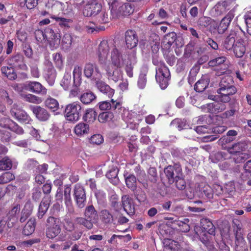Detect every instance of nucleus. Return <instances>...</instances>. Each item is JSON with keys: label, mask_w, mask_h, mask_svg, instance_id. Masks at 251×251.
<instances>
[{"label": "nucleus", "mask_w": 251, "mask_h": 251, "mask_svg": "<svg viewBox=\"0 0 251 251\" xmlns=\"http://www.w3.org/2000/svg\"><path fill=\"white\" fill-rule=\"evenodd\" d=\"M97 55L109 79L115 82L121 80L123 74L122 69L124 66L127 75L133 77V69L137 63L134 50L128 52L126 56L116 48L112 42L103 40L99 46Z\"/></svg>", "instance_id": "obj_1"}, {"label": "nucleus", "mask_w": 251, "mask_h": 251, "mask_svg": "<svg viewBox=\"0 0 251 251\" xmlns=\"http://www.w3.org/2000/svg\"><path fill=\"white\" fill-rule=\"evenodd\" d=\"M232 77L229 75H225L222 78L217 93L219 100L223 102H228L230 100V96L237 92V89L233 86Z\"/></svg>", "instance_id": "obj_2"}, {"label": "nucleus", "mask_w": 251, "mask_h": 251, "mask_svg": "<svg viewBox=\"0 0 251 251\" xmlns=\"http://www.w3.org/2000/svg\"><path fill=\"white\" fill-rule=\"evenodd\" d=\"M113 18H119L130 15L134 9L129 3H124L118 0H112L108 2Z\"/></svg>", "instance_id": "obj_3"}, {"label": "nucleus", "mask_w": 251, "mask_h": 251, "mask_svg": "<svg viewBox=\"0 0 251 251\" xmlns=\"http://www.w3.org/2000/svg\"><path fill=\"white\" fill-rule=\"evenodd\" d=\"M152 62L155 65L157 66L155 75L156 81L159 84L161 89L164 90L168 85V81L170 75L169 70L165 65L162 62L158 63L155 60H153Z\"/></svg>", "instance_id": "obj_4"}, {"label": "nucleus", "mask_w": 251, "mask_h": 251, "mask_svg": "<svg viewBox=\"0 0 251 251\" xmlns=\"http://www.w3.org/2000/svg\"><path fill=\"white\" fill-rule=\"evenodd\" d=\"M81 106L78 101L67 104L65 108L64 115L66 119L70 122L75 123L79 120L81 115Z\"/></svg>", "instance_id": "obj_5"}, {"label": "nucleus", "mask_w": 251, "mask_h": 251, "mask_svg": "<svg viewBox=\"0 0 251 251\" xmlns=\"http://www.w3.org/2000/svg\"><path fill=\"white\" fill-rule=\"evenodd\" d=\"M201 229L196 228L195 230L198 235L202 238V236L207 237V234L214 235L215 233V229L212 223L208 219L203 218L201 221Z\"/></svg>", "instance_id": "obj_6"}, {"label": "nucleus", "mask_w": 251, "mask_h": 251, "mask_svg": "<svg viewBox=\"0 0 251 251\" xmlns=\"http://www.w3.org/2000/svg\"><path fill=\"white\" fill-rule=\"evenodd\" d=\"M44 68L43 75L50 86H52L55 82L56 74L52 63L48 59L44 62Z\"/></svg>", "instance_id": "obj_7"}, {"label": "nucleus", "mask_w": 251, "mask_h": 251, "mask_svg": "<svg viewBox=\"0 0 251 251\" xmlns=\"http://www.w3.org/2000/svg\"><path fill=\"white\" fill-rule=\"evenodd\" d=\"M234 17V11L231 10L230 11L228 14L221 20L219 24H218L216 22L215 33L217 32L219 34H224L228 28Z\"/></svg>", "instance_id": "obj_8"}, {"label": "nucleus", "mask_w": 251, "mask_h": 251, "mask_svg": "<svg viewBox=\"0 0 251 251\" xmlns=\"http://www.w3.org/2000/svg\"><path fill=\"white\" fill-rule=\"evenodd\" d=\"M74 196L77 206L80 208L84 207L86 201L85 192L83 187L79 184L75 185Z\"/></svg>", "instance_id": "obj_9"}, {"label": "nucleus", "mask_w": 251, "mask_h": 251, "mask_svg": "<svg viewBox=\"0 0 251 251\" xmlns=\"http://www.w3.org/2000/svg\"><path fill=\"white\" fill-rule=\"evenodd\" d=\"M241 33L238 31L231 30L224 41L223 46L224 49L227 50H232L236 42L237 41V38L241 37Z\"/></svg>", "instance_id": "obj_10"}, {"label": "nucleus", "mask_w": 251, "mask_h": 251, "mask_svg": "<svg viewBox=\"0 0 251 251\" xmlns=\"http://www.w3.org/2000/svg\"><path fill=\"white\" fill-rule=\"evenodd\" d=\"M21 210V205L18 202L14 203L7 215L9 226H13L17 222L18 215Z\"/></svg>", "instance_id": "obj_11"}, {"label": "nucleus", "mask_w": 251, "mask_h": 251, "mask_svg": "<svg viewBox=\"0 0 251 251\" xmlns=\"http://www.w3.org/2000/svg\"><path fill=\"white\" fill-rule=\"evenodd\" d=\"M234 4V2L232 0L221 1L215 5L213 11L215 12L216 16H219L229 10Z\"/></svg>", "instance_id": "obj_12"}, {"label": "nucleus", "mask_w": 251, "mask_h": 251, "mask_svg": "<svg viewBox=\"0 0 251 251\" xmlns=\"http://www.w3.org/2000/svg\"><path fill=\"white\" fill-rule=\"evenodd\" d=\"M84 74L85 76L92 80L100 79L101 74L99 69L91 63H87L84 68Z\"/></svg>", "instance_id": "obj_13"}, {"label": "nucleus", "mask_w": 251, "mask_h": 251, "mask_svg": "<svg viewBox=\"0 0 251 251\" xmlns=\"http://www.w3.org/2000/svg\"><path fill=\"white\" fill-rule=\"evenodd\" d=\"M102 9V6L99 3H88L85 6L83 13L85 16L92 17L93 18Z\"/></svg>", "instance_id": "obj_14"}, {"label": "nucleus", "mask_w": 251, "mask_h": 251, "mask_svg": "<svg viewBox=\"0 0 251 251\" xmlns=\"http://www.w3.org/2000/svg\"><path fill=\"white\" fill-rule=\"evenodd\" d=\"M198 25L200 28H208L210 32L215 33V27L216 22L211 18L207 17H202L199 19Z\"/></svg>", "instance_id": "obj_15"}, {"label": "nucleus", "mask_w": 251, "mask_h": 251, "mask_svg": "<svg viewBox=\"0 0 251 251\" xmlns=\"http://www.w3.org/2000/svg\"><path fill=\"white\" fill-rule=\"evenodd\" d=\"M0 125L4 128H7L16 133L21 135L24 132V129L13 121L4 118L0 120Z\"/></svg>", "instance_id": "obj_16"}, {"label": "nucleus", "mask_w": 251, "mask_h": 251, "mask_svg": "<svg viewBox=\"0 0 251 251\" xmlns=\"http://www.w3.org/2000/svg\"><path fill=\"white\" fill-rule=\"evenodd\" d=\"M25 88L35 94L46 95L47 93V89L40 82L37 81H30L26 82L25 84Z\"/></svg>", "instance_id": "obj_17"}, {"label": "nucleus", "mask_w": 251, "mask_h": 251, "mask_svg": "<svg viewBox=\"0 0 251 251\" xmlns=\"http://www.w3.org/2000/svg\"><path fill=\"white\" fill-rule=\"evenodd\" d=\"M122 205L124 210L129 215H132L135 213V205L134 200L128 195H124L122 198Z\"/></svg>", "instance_id": "obj_18"}, {"label": "nucleus", "mask_w": 251, "mask_h": 251, "mask_svg": "<svg viewBox=\"0 0 251 251\" xmlns=\"http://www.w3.org/2000/svg\"><path fill=\"white\" fill-rule=\"evenodd\" d=\"M46 41L55 48H56L60 43V35L57 32H55L51 28H47L46 30Z\"/></svg>", "instance_id": "obj_19"}, {"label": "nucleus", "mask_w": 251, "mask_h": 251, "mask_svg": "<svg viewBox=\"0 0 251 251\" xmlns=\"http://www.w3.org/2000/svg\"><path fill=\"white\" fill-rule=\"evenodd\" d=\"M47 222L48 223H55L52 226L48 227L46 231L47 237L49 239H53L56 237L60 233L61 231L60 227L55 224V219L54 217H50L47 220Z\"/></svg>", "instance_id": "obj_20"}, {"label": "nucleus", "mask_w": 251, "mask_h": 251, "mask_svg": "<svg viewBox=\"0 0 251 251\" xmlns=\"http://www.w3.org/2000/svg\"><path fill=\"white\" fill-rule=\"evenodd\" d=\"M30 108L37 119L40 121H46L50 117L49 112L39 106H31Z\"/></svg>", "instance_id": "obj_21"}, {"label": "nucleus", "mask_w": 251, "mask_h": 251, "mask_svg": "<svg viewBox=\"0 0 251 251\" xmlns=\"http://www.w3.org/2000/svg\"><path fill=\"white\" fill-rule=\"evenodd\" d=\"M125 41L128 49H133L137 46L138 39L136 32L133 30H127L125 33Z\"/></svg>", "instance_id": "obj_22"}, {"label": "nucleus", "mask_w": 251, "mask_h": 251, "mask_svg": "<svg viewBox=\"0 0 251 251\" xmlns=\"http://www.w3.org/2000/svg\"><path fill=\"white\" fill-rule=\"evenodd\" d=\"M99 108L101 111H107L110 109L115 110L122 108V104L119 101H114L112 99L110 101H102L98 103Z\"/></svg>", "instance_id": "obj_23"}, {"label": "nucleus", "mask_w": 251, "mask_h": 251, "mask_svg": "<svg viewBox=\"0 0 251 251\" xmlns=\"http://www.w3.org/2000/svg\"><path fill=\"white\" fill-rule=\"evenodd\" d=\"M232 50L237 57H241L244 55L246 52V47L245 42L241 37L237 38V41L236 42Z\"/></svg>", "instance_id": "obj_24"}, {"label": "nucleus", "mask_w": 251, "mask_h": 251, "mask_svg": "<svg viewBox=\"0 0 251 251\" xmlns=\"http://www.w3.org/2000/svg\"><path fill=\"white\" fill-rule=\"evenodd\" d=\"M233 228L236 245L237 246H242L244 245L245 240L243 237V230L242 228V226L240 224H235Z\"/></svg>", "instance_id": "obj_25"}, {"label": "nucleus", "mask_w": 251, "mask_h": 251, "mask_svg": "<svg viewBox=\"0 0 251 251\" xmlns=\"http://www.w3.org/2000/svg\"><path fill=\"white\" fill-rule=\"evenodd\" d=\"M9 63L13 67L20 68L22 70L27 69L26 65L23 62V56L19 54L11 58L9 61Z\"/></svg>", "instance_id": "obj_26"}, {"label": "nucleus", "mask_w": 251, "mask_h": 251, "mask_svg": "<svg viewBox=\"0 0 251 251\" xmlns=\"http://www.w3.org/2000/svg\"><path fill=\"white\" fill-rule=\"evenodd\" d=\"M84 217L90 221L92 222L94 224L98 222L99 216L97 211L93 205H91L87 206L84 211Z\"/></svg>", "instance_id": "obj_27"}, {"label": "nucleus", "mask_w": 251, "mask_h": 251, "mask_svg": "<svg viewBox=\"0 0 251 251\" xmlns=\"http://www.w3.org/2000/svg\"><path fill=\"white\" fill-rule=\"evenodd\" d=\"M97 88L100 92L107 95L109 98L112 97L114 94V90L102 81H98L96 83Z\"/></svg>", "instance_id": "obj_28"}, {"label": "nucleus", "mask_w": 251, "mask_h": 251, "mask_svg": "<svg viewBox=\"0 0 251 251\" xmlns=\"http://www.w3.org/2000/svg\"><path fill=\"white\" fill-rule=\"evenodd\" d=\"M71 188L69 186H66L64 189L65 203L68 212L72 214L74 212V208L71 200Z\"/></svg>", "instance_id": "obj_29"}, {"label": "nucleus", "mask_w": 251, "mask_h": 251, "mask_svg": "<svg viewBox=\"0 0 251 251\" xmlns=\"http://www.w3.org/2000/svg\"><path fill=\"white\" fill-rule=\"evenodd\" d=\"M50 201L51 198L50 196H47L43 198L39 206L38 213V218H42L43 216L47 212L49 207Z\"/></svg>", "instance_id": "obj_30"}, {"label": "nucleus", "mask_w": 251, "mask_h": 251, "mask_svg": "<svg viewBox=\"0 0 251 251\" xmlns=\"http://www.w3.org/2000/svg\"><path fill=\"white\" fill-rule=\"evenodd\" d=\"M33 204L29 201H27L24 205L21 212V215L20 218L21 223L25 222L31 214L33 210Z\"/></svg>", "instance_id": "obj_31"}, {"label": "nucleus", "mask_w": 251, "mask_h": 251, "mask_svg": "<svg viewBox=\"0 0 251 251\" xmlns=\"http://www.w3.org/2000/svg\"><path fill=\"white\" fill-rule=\"evenodd\" d=\"M176 173L175 181L176 182V187L179 190H184L186 188V182L183 178L181 169L179 167H177V170H176Z\"/></svg>", "instance_id": "obj_32"}, {"label": "nucleus", "mask_w": 251, "mask_h": 251, "mask_svg": "<svg viewBox=\"0 0 251 251\" xmlns=\"http://www.w3.org/2000/svg\"><path fill=\"white\" fill-rule=\"evenodd\" d=\"M209 80L207 76L201 77L195 85L194 89L198 92H203L208 86Z\"/></svg>", "instance_id": "obj_33"}, {"label": "nucleus", "mask_w": 251, "mask_h": 251, "mask_svg": "<svg viewBox=\"0 0 251 251\" xmlns=\"http://www.w3.org/2000/svg\"><path fill=\"white\" fill-rule=\"evenodd\" d=\"M74 131L79 136L86 135L89 133V126L85 123H79L75 126Z\"/></svg>", "instance_id": "obj_34"}, {"label": "nucleus", "mask_w": 251, "mask_h": 251, "mask_svg": "<svg viewBox=\"0 0 251 251\" xmlns=\"http://www.w3.org/2000/svg\"><path fill=\"white\" fill-rule=\"evenodd\" d=\"M93 19L97 24L106 23L109 20L108 14L106 10L103 8Z\"/></svg>", "instance_id": "obj_35"}, {"label": "nucleus", "mask_w": 251, "mask_h": 251, "mask_svg": "<svg viewBox=\"0 0 251 251\" xmlns=\"http://www.w3.org/2000/svg\"><path fill=\"white\" fill-rule=\"evenodd\" d=\"M226 109V105L219 102H213L208 105V109L210 113L217 114Z\"/></svg>", "instance_id": "obj_36"}, {"label": "nucleus", "mask_w": 251, "mask_h": 251, "mask_svg": "<svg viewBox=\"0 0 251 251\" xmlns=\"http://www.w3.org/2000/svg\"><path fill=\"white\" fill-rule=\"evenodd\" d=\"M36 226V220L35 218H30L25 225L23 233L25 235L31 234L35 230Z\"/></svg>", "instance_id": "obj_37"}, {"label": "nucleus", "mask_w": 251, "mask_h": 251, "mask_svg": "<svg viewBox=\"0 0 251 251\" xmlns=\"http://www.w3.org/2000/svg\"><path fill=\"white\" fill-rule=\"evenodd\" d=\"M136 116V113L132 111H129L126 109H123V113H122V119L127 124H133L134 123L133 119Z\"/></svg>", "instance_id": "obj_38"}, {"label": "nucleus", "mask_w": 251, "mask_h": 251, "mask_svg": "<svg viewBox=\"0 0 251 251\" xmlns=\"http://www.w3.org/2000/svg\"><path fill=\"white\" fill-rule=\"evenodd\" d=\"M82 69L79 66H75L73 70L74 76V85L76 87H78L81 82Z\"/></svg>", "instance_id": "obj_39"}, {"label": "nucleus", "mask_w": 251, "mask_h": 251, "mask_svg": "<svg viewBox=\"0 0 251 251\" xmlns=\"http://www.w3.org/2000/svg\"><path fill=\"white\" fill-rule=\"evenodd\" d=\"M147 73L148 69L146 67L143 68L141 71L137 82L138 87L141 89H144L146 86Z\"/></svg>", "instance_id": "obj_40"}, {"label": "nucleus", "mask_w": 251, "mask_h": 251, "mask_svg": "<svg viewBox=\"0 0 251 251\" xmlns=\"http://www.w3.org/2000/svg\"><path fill=\"white\" fill-rule=\"evenodd\" d=\"M245 144L242 142H239L234 144L231 147L228 148L227 151L230 154L233 155L239 153V152H242V151L245 150Z\"/></svg>", "instance_id": "obj_41"}, {"label": "nucleus", "mask_w": 251, "mask_h": 251, "mask_svg": "<svg viewBox=\"0 0 251 251\" xmlns=\"http://www.w3.org/2000/svg\"><path fill=\"white\" fill-rule=\"evenodd\" d=\"M177 167L175 169L174 167L169 166L164 170V173L168 179L169 183L172 184L175 182V176L176 175V170H177Z\"/></svg>", "instance_id": "obj_42"}, {"label": "nucleus", "mask_w": 251, "mask_h": 251, "mask_svg": "<svg viewBox=\"0 0 251 251\" xmlns=\"http://www.w3.org/2000/svg\"><path fill=\"white\" fill-rule=\"evenodd\" d=\"M176 40V34L173 32L167 34L164 36L163 44L166 49H169Z\"/></svg>", "instance_id": "obj_43"}, {"label": "nucleus", "mask_w": 251, "mask_h": 251, "mask_svg": "<svg viewBox=\"0 0 251 251\" xmlns=\"http://www.w3.org/2000/svg\"><path fill=\"white\" fill-rule=\"evenodd\" d=\"M174 222L175 225L179 227L178 229L181 231L187 232L190 230L189 220L188 219H184L183 221L175 220Z\"/></svg>", "instance_id": "obj_44"}, {"label": "nucleus", "mask_w": 251, "mask_h": 251, "mask_svg": "<svg viewBox=\"0 0 251 251\" xmlns=\"http://www.w3.org/2000/svg\"><path fill=\"white\" fill-rule=\"evenodd\" d=\"M96 98V95L92 92H87L80 97V101L84 104H88L92 102Z\"/></svg>", "instance_id": "obj_45"}, {"label": "nucleus", "mask_w": 251, "mask_h": 251, "mask_svg": "<svg viewBox=\"0 0 251 251\" xmlns=\"http://www.w3.org/2000/svg\"><path fill=\"white\" fill-rule=\"evenodd\" d=\"M45 106L54 112L59 108V104L58 101L52 98H48L45 101Z\"/></svg>", "instance_id": "obj_46"}, {"label": "nucleus", "mask_w": 251, "mask_h": 251, "mask_svg": "<svg viewBox=\"0 0 251 251\" xmlns=\"http://www.w3.org/2000/svg\"><path fill=\"white\" fill-rule=\"evenodd\" d=\"M71 70L66 71L60 82V85L64 90H67L69 89L71 84Z\"/></svg>", "instance_id": "obj_47"}, {"label": "nucleus", "mask_w": 251, "mask_h": 251, "mask_svg": "<svg viewBox=\"0 0 251 251\" xmlns=\"http://www.w3.org/2000/svg\"><path fill=\"white\" fill-rule=\"evenodd\" d=\"M1 72L9 79L13 80L17 77V75L12 66L2 67Z\"/></svg>", "instance_id": "obj_48"}, {"label": "nucleus", "mask_w": 251, "mask_h": 251, "mask_svg": "<svg viewBox=\"0 0 251 251\" xmlns=\"http://www.w3.org/2000/svg\"><path fill=\"white\" fill-rule=\"evenodd\" d=\"M97 116V114L93 109H87L85 111L83 119L87 122H93L96 120Z\"/></svg>", "instance_id": "obj_49"}, {"label": "nucleus", "mask_w": 251, "mask_h": 251, "mask_svg": "<svg viewBox=\"0 0 251 251\" xmlns=\"http://www.w3.org/2000/svg\"><path fill=\"white\" fill-rule=\"evenodd\" d=\"M75 223L83 226L88 229H91L93 227L94 223L86 218L77 217L75 219Z\"/></svg>", "instance_id": "obj_50"}, {"label": "nucleus", "mask_w": 251, "mask_h": 251, "mask_svg": "<svg viewBox=\"0 0 251 251\" xmlns=\"http://www.w3.org/2000/svg\"><path fill=\"white\" fill-rule=\"evenodd\" d=\"M22 97L25 101L35 104H40L42 101L41 98L31 94H22Z\"/></svg>", "instance_id": "obj_51"}, {"label": "nucleus", "mask_w": 251, "mask_h": 251, "mask_svg": "<svg viewBox=\"0 0 251 251\" xmlns=\"http://www.w3.org/2000/svg\"><path fill=\"white\" fill-rule=\"evenodd\" d=\"M244 172L242 173L241 177L243 180H247L251 176V160L248 161L244 167Z\"/></svg>", "instance_id": "obj_52"}, {"label": "nucleus", "mask_w": 251, "mask_h": 251, "mask_svg": "<svg viewBox=\"0 0 251 251\" xmlns=\"http://www.w3.org/2000/svg\"><path fill=\"white\" fill-rule=\"evenodd\" d=\"M16 119L21 123L26 124H30L32 121L29 116L23 110L21 111Z\"/></svg>", "instance_id": "obj_53"}, {"label": "nucleus", "mask_w": 251, "mask_h": 251, "mask_svg": "<svg viewBox=\"0 0 251 251\" xmlns=\"http://www.w3.org/2000/svg\"><path fill=\"white\" fill-rule=\"evenodd\" d=\"M170 125L171 126H175L179 130L185 128L187 126L186 120L185 119H176L173 120Z\"/></svg>", "instance_id": "obj_54"}, {"label": "nucleus", "mask_w": 251, "mask_h": 251, "mask_svg": "<svg viewBox=\"0 0 251 251\" xmlns=\"http://www.w3.org/2000/svg\"><path fill=\"white\" fill-rule=\"evenodd\" d=\"M113 118V114L110 112H103L100 113L98 120L100 123H104L110 121Z\"/></svg>", "instance_id": "obj_55"}, {"label": "nucleus", "mask_w": 251, "mask_h": 251, "mask_svg": "<svg viewBox=\"0 0 251 251\" xmlns=\"http://www.w3.org/2000/svg\"><path fill=\"white\" fill-rule=\"evenodd\" d=\"M51 18L55 19L58 24L63 27H69L72 23V20L71 19L55 16H52Z\"/></svg>", "instance_id": "obj_56"}, {"label": "nucleus", "mask_w": 251, "mask_h": 251, "mask_svg": "<svg viewBox=\"0 0 251 251\" xmlns=\"http://www.w3.org/2000/svg\"><path fill=\"white\" fill-rule=\"evenodd\" d=\"M126 186L134 190L136 188V178L134 175H131L125 179Z\"/></svg>", "instance_id": "obj_57"}, {"label": "nucleus", "mask_w": 251, "mask_h": 251, "mask_svg": "<svg viewBox=\"0 0 251 251\" xmlns=\"http://www.w3.org/2000/svg\"><path fill=\"white\" fill-rule=\"evenodd\" d=\"M12 162L8 157H4L0 160V170H9L12 167Z\"/></svg>", "instance_id": "obj_58"}, {"label": "nucleus", "mask_w": 251, "mask_h": 251, "mask_svg": "<svg viewBox=\"0 0 251 251\" xmlns=\"http://www.w3.org/2000/svg\"><path fill=\"white\" fill-rule=\"evenodd\" d=\"M223 193L227 194L229 196H232L235 191V186L233 182H229L226 183L224 189L221 188Z\"/></svg>", "instance_id": "obj_59"}, {"label": "nucleus", "mask_w": 251, "mask_h": 251, "mask_svg": "<svg viewBox=\"0 0 251 251\" xmlns=\"http://www.w3.org/2000/svg\"><path fill=\"white\" fill-rule=\"evenodd\" d=\"M15 178L13 174L10 172H5L0 176V184H4L9 182Z\"/></svg>", "instance_id": "obj_60"}, {"label": "nucleus", "mask_w": 251, "mask_h": 251, "mask_svg": "<svg viewBox=\"0 0 251 251\" xmlns=\"http://www.w3.org/2000/svg\"><path fill=\"white\" fill-rule=\"evenodd\" d=\"M232 158L234 162L236 163H240L244 162L249 158V154L241 152L232 155Z\"/></svg>", "instance_id": "obj_61"}, {"label": "nucleus", "mask_w": 251, "mask_h": 251, "mask_svg": "<svg viewBox=\"0 0 251 251\" xmlns=\"http://www.w3.org/2000/svg\"><path fill=\"white\" fill-rule=\"evenodd\" d=\"M225 154L224 152H218L212 154H211L209 159L211 162L213 163H217L218 162L222 160L223 159H225L226 157L224 156Z\"/></svg>", "instance_id": "obj_62"}, {"label": "nucleus", "mask_w": 251, "mask_h": 251, "mask_svg": "<svg viewBox=\"0 0 251 251\" xmlns=\"http://www.w3.org/2000/svg\"><path fill=\"white\" fill-rule=\"evenodd\" d=\"M244 19L247 25V32L251 35V10L248 11L245 13Z\"/></svg>", "instance_id": "obj_63"}, {"label": "nucleus", "mask_w": 251, "mask_h": 251, "mask_svg": "<svg viewBox=\"0 0 251 251\" xmlns=\"http://www.w3.org/2000/svg\"><path fill=\"white\" fill-rule=\"evenodd\" d=\"M226 61L225 56H220L210 60L208 64L211 67H215L224 64Z\"/></svg>", "instance_id": "obj_64"}]
</instances>
